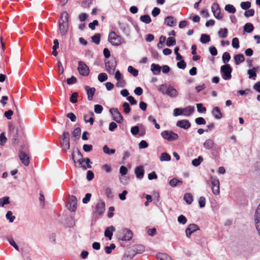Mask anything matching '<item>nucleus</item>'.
Wrapping results in <instances>:
<instances>
[{"mask_svg": "<svg viewBox=\"0 0 260 260\" xmlns=\"http://www.w3.org/2000/svg\"><path fill=\"white\" fill-rule=\"evenodd\" d=\"M72 158L75 164L78 163L79 166L82 167L84 170L91 167L89 164L90 163L89 158H86L84 160L81 153L79 150H77L76 154L74 152L73 153ZM75 165L76 166V165Z\"/></svg>", "mask_w": 260, "mask_h": 260, "instance_id": "nucleus-1", "label": "nucleus"}, {"mask_svg": "<svg viewBox=\"0 0 260 260\" xmlns=\"http://www.w3.org/2000/svg\"><path fill=\"white\" fill-rule=\"evenodd\" d=\"M157 90L163 94H167L171 98H176L178 95L177 90L171 85L163 84L157 87Z\"/></svg>", "mask_w": 260, "mask_h": 260, "instance_id": "nucleus-2", "label": "nucleus"}, {"mask_svg": "<svg viewBox=\"0 0 260 260\" xmlns=\"http://www.w3.org/2000/svg\"><path fill=\"white\" fill-rule=\"evenodd\" d=\"M69 15L67 12L61 14L59 20V28L62 35L66 34L68 29Z\"/></svg>", "mask_w": 260, "mask_h": 260, "instance_id": "nucleus-3", "label": "nucleus"}, {"mask_svg": "<svg viewBox=\"0 0 260 260\" xmlns=\"http://www.w3.org/2000/svg\"><path fill=\"white\" fill-rule=\"evenodd\" d=\"M144 250V247L141 245H136L127 249L125 255L129 258H133L137 253H141Z\"/></svg>", "mask_w": 260, "mask_h": 260, "instance_id": "nucleus-4", "label": "nucleus"}, {"mask_svg": "<svg viewBox=\"0 0 260 260\" xmlns=\"http://www.w3.org/2000/svg\"><path fill=\"white\" fill-rule=\"evenodd\" d=\"M232 72V69L229 64L223 65L220 68L221 75L224 80H228L231 79Z\"/></svg>", "mask_w": 260, "mask_h": 260, "instance_id": "nucleus-5", "label": "nucleus"}, {"mask_svg": "<svg viewBox=\"0 0 260 260\" xmlns=\"http://www.w3.org/2000/svg\"><path fill=\"white\" fill-rule=\"evenodd\" d=\"M60 145L62 150L67 151L70 149V134L68 132H64L61 137Z\"/></svg>", "mask_w": 260, "mask_h": 260, "instance_id": "nucleus-6", "label": "nucleus"}, {"mask_svg": "<svg viewBox=\"0 0 260 260\" xmlns=\"http://www.w3.org/2000/svg\"><path fill=\"white\" fill-rule=\"evenodd\" d=\"M133 237V232L127 229L121 230L117 235L118 239L122 241H129L132 239Z\"/></svg>", "mask_w": 260, "mask_h": 260, "instance_id": "nucleus-7", "label": "nucleus"}, {"mask_svg": "<svg viewBox=\"0 0 260 260\" xmlns=\"http://www.w3.org/2000/svg\"><path fill=\"white\" fill-rule=\"evenodd\" d=\"M161 136L164 139L167 140L168 141H175L178 138V134L172 131L166 130L162 131L161 133Z\"/></svg>", "mask_w": 260, "mask_h": 260, "instance_id": "nucleus-8", "label": "nucleus"}, {"mask_svg": "<svg viewBox=\"0 0 260 260\" xmlns=\"http://www.w3.org/2000/svg\"><path fill=\"white\" fill-rule=\"evenodd\" d=\"M210 181L211 183V189L213 193L215 195L218 194L220 192V183L218 179L211 176L210 177Z\"/></svg>", "mask_w": 260, "mask_h": 260, "instance_id": "nucleus-9", "label": "nucleus"}, {"mask_svg": "<svg viewBox=\"0 0 260 260\" xmlns=\"http://www.w3.org/2000/svg\"><path fill=\"white\" fill-rule=\"evenodd\" d=\"M78 70L80 74L83 76H86L89 73V68L85 63L81 61L78 62Z\"/></svg>", "mask_w": 260, "mask_h": 260, "instance_id": "nucleus-10", "label": "nucleus"}, {"mask_svg": "<svg viewBox=\"0 0 260 260\" xmlns=\"http://www.w3.org/2000/svg\"><path fill=\"white\" fill-rule=\"evenodd\" d=\"M105 210V203L101 200L99 201L96 205L94 213L96 214L101 215L103 214Z\"/></svg>", "mask_w": 260, "mask_h": 260, "instance_id": "nucleus-11", "label": "nucleus"}, {"mask_svg": "<svg viewBox=\"0 0 260 260\" xmlns=\"http://www.w3.org/2000/svg\"><path fill=\"white\" fill-rule=\"evenodd\" d=\"M211 9L215 18L218 19L222 18V15L220 13V9L218 4H213L211 7Z\"/></svg>", "mask_w": 260, "mask_h": 260, "instance_id": "nucleus-12", "label": "nucleus"}, {"mask_svg": "<svg viewBox=\"0 0 260 260\" xmlns=\"http://www.w3.org/2000/svg\"><path fill=\"white\" fill-rule=\"evenodd\" d=\"M200 229L199 226L194 223L190 224L188 225L187 228L185 230L186 236L187 238H190L191 235L199 230Z\"/></svg>", "mask_w": 260, "mask_h": 260, "instance_id": "nucleus-13", "label": "nucleus"}, {"mask_svg": "<svg viewBox=\"0 0 260 260\" xmlns=\"http://www.w3.org/2000/svg\"><path fill=\"white\" fill-rule=\"evenodd\" d=\"M77 199L75 196H71L68 203V209L72 212H74L77 208Z\"/></svg>", "mask_w": 260, "mask_h": 260, "instance_id": "nucleus-14", "label": "nucleus"}, {"mask_svg": "<svg viewBox=\"0 0 260 260\" xmlns=\"http://www.w3.org/2000/svg\"><path fill=\"white\" fill-rule=\"evenodd\" d=\"M141 126H142L140 127V128L138 126H135L132 127L131 129V132L132 134L134 136H136L139 134V132H140L139 136H143L145 134V129L142 125Z\"/></svg>", "mask_w": 260, "mask_h": 260, "instance_id": "nucleus-15", "label": "nucleus"}, {"mask_svg": "<svg viewBox=\"0 0 260 260\" xmlns=\"http://www.w3.org/2000/svg\"><path fill=\"white\" fill-rule=\"evenodd\" d=\"M19 157L22 163L27 166L29 164V157L27 154L22 151H19Z\"/></svg>", "mask_w": 260, "mask_h": 260, "instance_id": "nucleus-16", "label": "nucleus"}, {"mask_svg": "<svg viewBox=\"0 0 260 260\" xmlns=\"http://www.w3.org/2000/svg\"><path fill=\"white\" fill-rule=\"evenodd\" d=\"M135 174L138 179H141L144 175V169L143 166L137 167L135 170Z\"/></svg>", "mask_w": 260, "mask_h": 260, "instance_id": "nucleus-17", "label": "nucleus"}, {"mask_svg": "<svg viewBox=\"0 0 260 260\" xmlns=\"http://www.w3.org/2000/svg\"><path fill=\"white\" fill-rule=\"evenodd\" d=\"M176 125L178 127L186 129L190 127L191 124L188 120H181L177 122Z\"/></svg>", "mask_w": 260, "mask_h": 260, "instance_id": "nucleus-18", "label": "nucleus"}, {"mask_svg": "<svg viewBox=\"0 0 260 260\" xmlns=\"http://www.w3.org/2000/svg\"><path fill=\"white\" fill-rule=\"evenodd\" d=\"M182 115L185 116H190L194 111V108L193 106H189L185 108H182Z\"/></svg>", "mask_w": 260, "mask_h": 260, "instance_id": "nucleus-19", "label": "nucleus"}, {"mask_svg": "<svg viewBox=\"0 0 260 260\" xmlns=\"http://www.w3.org/2000/svg\"><path fill=\"white\" fill-rule=\"evenodd\" d=\"M259 70V67H254L251 69H249L247 71V74L248 75V77L249 79H252L253 80H255V78L256 77V71Z\"/></svg>", "mask_w": 260, "mask_h": 260, "instance_id": "nucleus-20", "label": "nucleus"}, {"mask_svg": "<svg viewBox=\"0 0 260 260\" xmlns=\"http://www.w3.org/2000/svg\"><path fill=\"white\" fill-rule=\"evenodd\" d=\"M165 23L169 26L173 27L176 24V20L172 16H168L165 19Z\"/></svg>", "mask_w": 260, "mask_h": 260, "instance_id": "nucleus-21", "label": "nucleus"}, {"mask_svg": "<svg viewBox=\"0 0 260 260\" xmlns=\"http://www.w3.org/2000/svg\"><path fill=\"white\" fill-rule=\"evenodd\" d=\"M214 141L213 139H208L204 143V147L208 150L211 149L214 145Z\"/></svg>", "mask_w": 260, "mask_h": 260, "instance_id": "nucleus-22", "label": "nucleus"}, {"mask_svg": "<svg viewBox=\"0 0 260 260\" xmlns=\"http://www.w3.org/2000/svg\"><path fill=\"white\" fill-rule=\"evenodd\" d=\"M212 114L217 119H219L222 117V114L218 107H215L212 109Z\"/></svg>", "mask_w": 260, "mask_h": 260, "instance_id": "nucleus-23", "label": "nucleus"}, {"mask_svg": "<svg viewBox=\"0 0 260 260\" xmlns=\"http://www.w3.org/2000/svg\"><path fill=\"white\" fill-rule=\"evenodd\" d=\"M85 89L87 92V94L88 95V99L90 101L92 99L93 96L94 95L95 92L94 88H90L88 86H85Z\"/></svg>", "mask_w": 260, "mask_h": 260, "instance_id": "nucleus-24", "label": "nucleus"}, {"mask_svg": "<svg viewBox=\"0 0 260 260\" xmlns=\"http://www.w3.org/2000/svg\"><path fill=\"white\" fill-rule=\"evenodd\" d=\"M161 69V67L159 66L158 64L152 63L151 65V70L153 72L154 75L158 74L160 72Z\"/></svg>", "mask_w": 260, "mask_h": 260, "instance_id": "nucleus-25", "label": "nucleus"}, {"mask_svg": "<svg viewBox=\"0 0 260 260\" xmlns=\"http://www.w3.org/2000/svg\"><path fill=\"white\" fill-rule=\"evenodd\" d=\"M114 231V226H110L109 228H107L105 231V236L109 238L110 240H111L113 233L112 232Z\"/></svg>", "mask_w": 260, "mask_h": 260, "instance_id": "nucleus-26", "label": "nucleus"}, {"mask_svg": "<svg viewBox=\"0 0 260 260\" xmlns=\"http://www.w3.org/2000/svg\"><path fill=\"white\" fill-rule=\"evenodd\" d=\"M115 121L118 123H121L123 121V117L117 108H115Z\"/></svg>", "mask_w": 260, "mask_h": 260, "instance_id": "nucleus-27", "label": "nucleus"}, {"mask_svg": "<svg viewBox=\"0 0 260 260\" xmlns=\"http://www.w3.org/2000/svg\"><path fill=\"white\" fill-rule=\"evenodd\" d=\"M234 60L236 64H239L245 60L244 55L242 54H238L234 56Z\"/></svg>", "mask_w": 260, "mask_h": 260, "instance_id": "nucleus-28", "label": "nucleus"}, {"mask_svg": "<svg viewBox=\"0 0 260 260\" xmlns=\"http://www.w3.org/2000/svg\"><path fill=\"white\" fill-rule=\"evenodd\" d=\"M105 67L107 71L111 75L114 74V68L112 63H110L109 61L105 60Z\"/></svg>", "mask_w": 260, "mask_h": 260, "instance_id": "nucleus-29", "label": "nucleus"}, {"mask_svg": "<svg viewBox=\"0 0 260 260\" xmlns=\"http://www.w3.org/2000/svg\"><path fill=\"white\" fill-rule=\"evenodd\" d=\"M179 184H182V181L177 178H173L169 181V185L172 187H176Z\"/></svg>", "mask_w": 260, "mask_h": 260, "instance_id": "nucleus-30", "label": "nucleus"}, {"mask_svg": "<svg viewBox=\"0 0 260 260\" xmlns=\"http://www.w3.org/2000/svg\"><path fill=\"white\" fill-rule=\"evenodd\" d=\"M183 199L187 204H191L193 201V197L190 193H186Z\"/></svg>", "mask_w": 260, "mask_h": 260, "instance_id": "nucleus-31", "label": "nucleus"}, {"mask_svg": "<svg viewBox=\"0 0 260 260\" xmlns=\"http://www.w3.org/2000/svg\"><path fill=\"white\" fill-rule=\"evenodd\" d=\"M253 29V25L251 23H247L244 26V31L248 33H250L252 31Z\"/></svg>", "mask_w": 260, "mask_h": 260, "instance_id": "nucleus-32", "label": "nucleus"}, {"mask_svg": "<svg viewBox=\"0 0 260 260\" xmlns=\"http://www.w3.org/2000/svg\"><path fill=\"white\" fill-rule=\"evenodd\" d=\"M203 161V158L202 156H199L197 158L193 159L191 161L192 165L194 167L199 166Z\"/></svg>", "mask_w": 260, "mask_h": 260, "instance_id": "nucleus-33", "label": "nucleus"}, {"mask_svg": "<svg viewBox=\"0 0 260 260\" xmlns=\"http://www.w3.org/2000/svg\"><path fill=\"white\" fill-rule=\"evenodd\" d=\"M210 41V37L208 35L202 34L200 38V41L203 44H206Z\"/></svg>", "mask_w": 260, "mask_h": 260, "instance_id": "nucleus-34", "label": "nucleus"}, {"mask_svg": "<svg viewBox=\"0 0 260 260\" xmlns=\"http://www.w3.org/2000/svg\"><path fill=\"white\" fill-rule=\"evenodd\" d=\"M171 156L166 152H163L161 153L159 159L161 161H170L171 160Z\"/></svg>", "mask_w": 260, "mask_h": 260, "instance_id": "nucleus-35", "label": "nucleus"}, {"mask_svg": "<svg viewBox=\"0 0 260 260\" xmlns=\"http://www.w3.org/2000/svg\"><path fill=\"white\" fill-rule=\"evenodd\" d=\"M140 20L143 22H144L146 24L150 23L151 21V19L149 15H144L141 16L140 18Z\"/></svg>", "mask_w": 260, "mask_h": 260, "instance_id": "nucleus-36", "label": "nucleus"}, {"mask_svg": "<svg viewBox=\"0 0 260 260\" xmlns=\"http://www.w3.org/2000/svg\"><path fill=\"white\" fill-rule=\"evenodd\" d=\"M225 10L231 13H235L236 12V9L233 5L228 4L225 6Z\"/></svg>", "mask_w": 260, "mask_h": 260, "instance_id": "nucleus-37", "label": "nucleus"}, {"mask_svg": "<svg viewBox=\"0 0 260 260\" xmlns=\"http://www.w3.org/2000/svg\"><path fill=\"white\" fill-rule=\"evenodd\" d=\"M176 44V39L172 37H170L168 38L166 42V45L168 47L174 45Z\"/></svg>", "mask_w": 260, "mask_h": 260, "instance_id": "nucleus-38", "label": "nucleus"}, {"mask_svg": "<svg viewBox=\"0 0 260 260\" xmlns=\"http://www.w3.org/2000/svg\"><path fill=\"white\" fill-rule=\"evenodd\" d=\"M157 257L160 260H172L171 257L166 253H159L157 255Z\"/></svg>", "mask_w": 260, "mask_h": 260, "instance_id": "nucleus-39", "label": "nucleus"}, {"mask_svg": "<svg viewBox=\"0 0 260 260\" xmlns=\"http://www.w3.org/2000/svg\"><path fill=\"white\" fill-rule=\"evenodd\" d=\"M219 36L222 38H225L227 37L228 29L226 28H221L218 31Z\"/></svg>", "mask_w": 260, "mask_h": 260, "instance_id": "nucleus-40", "label": "nucleus"}, {"mask_svg": "<svg viewBox=\"0 0 260 260\" xmlns=\"http://www.w3.org/2000/svg\"><path fill=\"white\" fill-rule=\"evenodd\" d=\"M222 60L224 63H228L231 59V55L229 53L225 52L222 55Z\"/></svg>", "mask_w": 260, "mask_h": 260, "instance_id": "nucleus-41", "label": "nucleus"}, {"mask_svg": "<svg viewBox=\"0 0 260 260\" xmlns=\"http://www.w3.org/2000/svg\"><path fill=\"white\" fill-rule=\"evenodd\" d=\"M127 70L128 72L132 74L134 77H137L138 75V70L134 68L132 66H129Z\"/></svg>", "mask_w": 260, "mask_h": 260, "instance_id": "nucleus-42", "label": "nucleus"}, {"mask_svg": "<svg viewBox=\"0 0 260 260\" xmlns=\"http://www.w3.org/2000/svg\"><path fill=\"white\" fill-rule=\"evenodd\" d=\"M120 180L121 183H122L123 184L126 185L128 183L129 181V177L127 176H126V175L123 176L120 175Z\"/></svg>", "mask_w": 260, "mask_h": 260, "instance_id": "nucleus-43", "label": "nucleus"}, {"mask_svg": "<svg viewBox=\"0 0 260 260\" xmlns=\"http://www.w3.org/2000/svg\"><path fill=\"white\" fill-rule=\"evenodd\" d=\"M116 86L119 88L124 87L126 85V82L123 78L117 80Z\"/></svg>", "mask_w": 260, "mask_h": 260, "instance_id": "nucleus-44", "label": "nucleus"}, {"mask_svg": "<svg viewBox=\"0 0 260 260\" xmlns=\"http://www.w3.org/2000/svg\"><path fill=\"white\" fill-rule=\"evenodd\" d=\"M9 204V198L5 197L0 199V205L3 207L5 205Z\"/></svg>", "mask_w": 260, "mask_h": 260, "instance_id": "nucleus-45", "label": "nucleus"}, {"mask_svg": "<svg viewBox=\"0 0 260 260\" xmlns=\"http://www.w3.org/2000/svg\"><path fill=\"white\" fill-rule=\"evenodd\" d=\"M101 35L100 34H96L92 37L91 39L93 42L96 44H99L100 42Z\"/></svg>", "mask_w": 260, "mask_h": 260, "instance_id": "nucleus-46", "label": "nucleus"}, {"mask_svg": "<svg viewBox=\"0 0 260 260\" xmlns=\"http://www.w3.org/2000/svg\"><path fill=\"white\" fill-rule=\"evenodd\" d=\"M103 151L105 153L108 155L112 154L114 153V149H110L107 145H105L103 147Z\"/></svg>", "mask_w": 260, "mask_h": 260, "instance_id": "nucleus-47", "label": "nucleus"}, {"mask_svg": "<svg viewBox=\"0 0 260 260\" xmlns=\"http://www.w3.org/2000/svg\"><path fill=\"white\" fill-rule=\"evenodd\" d=\"M6 218L10 222H13L15 219V216L12 215V212L10 211L7 212L6 214Z\"/></svg>", "mask_w": 260, "mask_h": 260, "instance_id": "nucleus-48", "label": "nucleus"}, {"mask_svg": "<svg viewBox=\"0 0 260 260\" xmlns=\"http://www.w3.org/2000/svg\"><path fill=\"white\" fill-rule=\"evenodd\" d=\"M123 111H124V112L125 113V114H128L131 111V108L129 107V105L128 103L127 102H124L123 104Z\"/></svg>", "mask_w": 260, "mask_h": 260, "instance_id": "nucleus-49", "label": "nucleus"}, {"mask_svg": "<svg viewBox=\"0 0 260 260\" xmlns=\"http://www.w3.org/2000/svg\"><path fill=\"white\" fill-rule=\"evenodd\" d=\"M232 45L234 48L238 49L239 48V42L237 38H234L233 39Z\"/></svg>", "mask_w": 260, "mask_h": 260, "instance_id": "nucleus-50", "label": "nucleus"}, {"mask_svg": "<svg viewBox=\"0 0 260 260\" xmlns=\"http://www.w3.org/2000/svg\"><path fill=\"white\" fill-rule=\"evenodd\" d=\"M78 93L74 92L72 94L70 101L72 103H76L77 102Z\"/></svg>", "mask_w": 260, "mask_h": 260, "instance_id": "nucleus-51", "label": "nucleus"}, {"mask_svg": "<svg viewBox=\"0 0 260 260\" xmlns=\"http://www.w3.org/2000/svg\"><path fill=\"white\" fill-rule=\"evenodd\" d=\"M123 42V39L119 36L115 34V46L120 45Z\"/></svg>", "mask_w": 260, "mask_h": 260, "instance_id": "nucleus-52", "label": "nucleus"}, {"mask_svg": "<svg viewBox=\"0 0 260 260\" xmlns=\"http://www.w3.org/2000/svg\"><path fill=\"white\" fill-rule=\"evenodd\" d=\"M177 220L179 223L182 224H185L187 222L186 218L183 215L179 216Z\"/></svg>", "mask_w": 260, "mask_h": 260, "instance_id": "nucleus-53", "label": "nucleus"}, {"mask_svg": "<svg viewBox=\"0 0 260 260\" xmlns=\"http://www.w3.org/2000/svg\"><path fill=\"white\" fill-rule=\"evenodd\" d=\"M81 135V129L79 127L76 128L73 133V136L76 138H79Z\"/></svg>", "mask_w": 260, "mask_h": 260, "instance_id": "nucleus-54", "label": "nucleus"}, {"mask_svg": "<svg viewBox=\"0 0 260 260\" xmlns=\"http://www.w3.org/2000/svg\"><path fill=\"white\" fill-rule=\"evenodd\" d=\"M240 6L242 9L247 10L250 7L251 3L249 2H242L240 4Z\"/></svg>", "mask_w": 260, "mask_h": 260, "instance_id": "nucleus-55", "label": "nucleus"}, {"mask_svg": "<svg viewBox=\"0 0 260 260\" xmlns=\"http://www.w3.org/2000/svg\"><path fill=\"white\" fill-rule=\"evenodd\" d=\"M107 79V75L106 73H100L98 76V80L100 82H104Z\"/></svg>", "mask_w": 260, "mask_h": 260, "instance_id": "nucleus-56", "label": "nucleus"}, {"mask_svg": "<svg viewBox=\"0 0 260 260\" xmlns=\"http://www.w3.org/2000/svg\"><path fill=\"white\" fill-rule=\"evenodd\" d=\"M7 140V138L5 137L4 133H2L0 135V144L4 146L6 143Z\"/></svg>", "mask_w": 260, "mask_h": 260, "instance_id": "nucleus-57", "label": "nucleus"}, {"mask_svg": "<svg viewBox=\"0 0 260 260\" xmlns=\"http://www.w3.org/2000/svg\"><path fill=\"white\" fill-rule=\"evenodd\" d=\"M197 110L200 113H205L206 111L205 107L203 106L202 104H197Z\"/></svg>", "mask_w": 260, "mask_h": 260, "instance_id": "nucleus-58", "label": "nucleus"}, {"mask_svg": "<svg viewBox=\"0 0 260 260\" xmlns=\"http://www.w3.org/2000/svg\"><path fill=\"white\" fill-rule=\"evenodd\" d=\"M84 119L86 123L89 122L91 125H92L93 123V118L92 117H89V116L88 115H84Z\"/></svg>", "mask_w": 260, "mask_h": 260, "instance_id": "nucleus-59", "label": "nucleus"}, {"mask_svg": "<svg viewBox=\"0 0 260 260\" xmlns=\"http://www.w3.org/2000/svg\"><path fill=\"white\" fill-rule=\"evenodd\" d=\"M254 14V10L252 9L248 10L245 12L244 15L246 17H249L253 16Z\"/></svg>", "mask_w": 260, "mask_h": 260, "instance_id": "nucleus-60", "label": "nucleus"}, {"mask_svg": "<svg viewBox=\"0 0 260 260\" xmlns=\"http://www.w3.org/2000/svg\"><path fill=\"white\" fill-rule=\"evenodd\" d=\"M195 121H196V123L199 124V125L205 124H206V120L203 117L197 118L196 119V120H195Z\"/></svg>", "mask_w": 260, "mask_h": 260, "instance_id": "nucleus-61", "label": "nucleus"}, {"mask_svg": "<svg viewBox=\"0 0 260 260\" xmlns=\"http://www.w3.org/2000/svg\"><path fill=\"white\" fill-rule=\"evenodd\" d=\"M77 82V79L76 77L72 76V77L67 79V83L69 85L73 84Z\"/></svg>", "mask_w": 260, "mask_h": 260, "instance_id": "nucleus-62", "label": "nucleus"}, {"mask_svg": "<svg viewBox=\"0 0 260 260\" xmlns=\"http://www.w3.org/2000/svg\"><path fill=\"white\" fill-rule=\"evenodd\" d=\"M13 114V112L11 110H9L7 111H6L4 113L5 116L8 119H12V116Z\"/></svg>", "mask_w": 260, "mask_h": 260, "instance_id": "nucleus-63", "label": "nucleus"}, {"mask_svg": "<svg viewBox=\"0 0 260 260\" xmlns=\"http://www.w3.org/2000/svg\"><path fill=\"white\" fill-rule=\"evenodd\" d=\"M177 67L181 69H184L186 68V64L183 60H181L177 63Z\"/></svg>", "mask_w": 260, "mask_h": 260, "instance_id": "nucleus-64", "label": "nucleus"}]
</instances>
